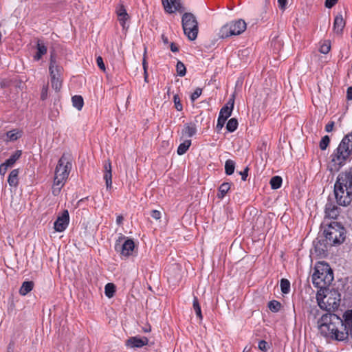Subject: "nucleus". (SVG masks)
I'll return each instance as SVG.
<instances>
[{"instance_id": "1", "label": "nucleus", "mask_w": 352, "mask_h": 352, "mask_svg": "<svg viewBox=\"0 0 352 352\" xmlns=\"http://www.w3.org/2000/svg\"><path fill=\"white\" fill-rule=\"evenodd\" d=\"M320 333L327 338L338 341L348 338L349 333L343 320L333 314H323L317 322Z\"/></svg>"}, {"instance_id": "2", "label": "nucleus", "mask_w": 352, "mask_h": 352, "mask_svg": "<svg viewBox=\"0 0 352 352\" xmlns=\"http://www.w3.org/2000/svg\"><path fill=\"white\" fill-rule=\"evenodd\" d=\"M352 154V132L346 135L338 148L331 155L329 168L331 171H338L346 163Z\"/></svg>"}, {"instance_id": "3", "label": "nucleus", "mask_w": 352, "mask_h": 352, "mask_svg": "<svg viewBox=\"0 0 352 352\" xmlns=\"http://www.w3.org/2000/svg\"><path fill=\"white\" fill-rule=\"evenodd\" d=\"M72 168V159L70 155L64 153L58 162L55 169L52 193L58 195L64 186L71 169Z\"/></svg>"}, {"instance_id": "4", "label": "nucleus", "mask_w": 352, "mask_h": 352, "mask_svg": "<svg viewBox=\"0 0 352 352\" xmlns=\"http://www.w3.org/2000/svg\"><path fill=\"white\" fill-rule=\"evenodd\" d=\"M324 234L329 244L340 245L346 238V230L340 223L332 222L324 229Z\"/></svg>"}, {"instance_id": "5", "label": "nucleus", "mask_w": 352, "mask_h": 352, "mask_svg": "<svg viewBox=\"0 0 352 352\" xmlns=\"http://www.w3.org/2000/svg\"><path fill=\"white\" fill-rule=\"evenodd\" d=\"M344 182L338 177L334 185V195L338 205L346 206L352 201V188L347 186Z\"/></svg>"}, {"instance_id": "6", "label": "nucleus", "mask_w": 352, "mask_h": 352, "mask_svg": "<svg viewBox=\"0 0 352 352\" xmlns=\"http://www.w3.org/2000/svg\"><path fill=\"white\" fill-rule=\"evenodd\" d=\"M316 300L320 309L334 311L340 306V295L336 291H331L327 294L317 293Z\"/></svg>"}, {"instance_id": "7", "label": "nucleus", "mask_w": 352, "mask_h": 352, "mask_svg": "<svg viewBox=\"0 0 352 352\" xmlns=\"http://www.w3.org/2000/svg\"><path fill=\"white\" fill-rule=\"evenodd\" d=\"M182 23L184 34L190 41L195 40L197 37L199 28L195 15L190 12H185L182 18Z\"/></svg>"}, {"instance_id": "8", "label": "nucleus", "mask_w": 352, "mask_h": 352, "mask_svg": "<svg viewBox=\"0 0 352 352\" xmlns=\"http://www.w3.org/2000/svg\"><path fill=\"white\" fill-rule=\"evenodd\" d=\"M247 28V24L243 19H238L230 21L219 30V36L220 38H227L230 36L239 35L242 34Z\"/></svg>"}, {"instance_id": "9", "label": "nucleus", "mask_w": 352, "mask_h": 352, "mask_svg": "<svg viewBox=\"0 0 352 352\" xmlns=\"http://www.w3.org/2000/svg\"><path fill=\"white\" fill-rule=\"evenodd\" d=\"M333 280V272L330 268L326 267L319 270L316 268V271L312 275V283L318 288L325 289Z\"/></svg>"}, {"instance_id": "10", "label": "nucleus", "mask_w": 352, "mask_h": 352, "mask_svg": "<svg viewBox=\"0 0 352 352\" xmlns=\"http://www.w3.org/2000/svg\"><path fill=\"white\" fill-rule=\"evenodd\" d=\"M135 248V243L132 239H125L124 236H121L116 241L115 249L116 251L120 252L121 255L128 257L132 255Z\"/></svg>"}, {"instance_id": "11", "label": "nucleus", "mask_w": 352, "mask_h": 352, "mask_svg": "<svg viewBox=\"0 0 352 352\" xmlns=\"http://www.w3.org/2000/svg\"><path fill=\"white\" fill-rule=\"evenodd\" d=\"M69 212L67 210H64L61 216H59L54 222V226L55 230L57 232L64 231L69 223Z\"/></svg>"}, {"instance_id": "12", "label": "nucleus", "mask_w": 352, "mask_h": 352, "mask_svg": "<svg viewBox=\"0 0 352 352\" xmlns=\"http://www.w3.org/2000/svg\"><path fill=\"white\" fill-rule=\"evenodd\" d=\"M325 217L330 219H336L340 213V208L338 207L331 199H329L324 208Z\"/></svg>"}, {"instance_id": "13", "label": "nucleus", "mask_w": 352, "mask_h": 352, "mask_svg": "<svg viewBox=\"0 0 352 352\" xmlns=\"http://www.w3.org/2000/svg\"><path fill=\"white\" fill-rule=\"evenodd\" d=\"M165 10L168 13H173L176 10L183 12L179 0H162Z\"/></svg>"}, {"instance_id": "14", "label": "nucleus", "mask_w": 352, "mask_h": 352, "mask_svg": "<svg viewBox=\"0 0 352 352\" xmlns=\"http://www.w3.org/2000/svg\"><path fill=\"white\" fill-rule=\"evenodd\" d=\"M234 104V95H232L227 104L221 109L219 116L223 118L224 120H227L231 116Z\"/></svg>"}, {"instance_id": "15", "label": "nucleus", "mask_w": 352, "mask_h": 352, "mask_svg": "<svg viewBox=\"0 0 352 352\" xmlns=\"http://www.w3.org/2000/svg\"><path fill=\"white\" fill-rule=\"evenodd\" d=\"M104 179L106 182L107 188H111L112 186V173L110 160H107L104 164Z\"/></svg>"}, {"instance_id": "16", "label": "nucleus", "mask_w": 352, "mask_h": 352, "mask_svg": "<svg viewBox=\"0 0 352 352\" xmlns=\"http://www.w3.org/2000/svg\"><path fill=\"white\" fill-rule=\"evenodd\" d=\"M148 339L145 337H132L126 340V345L131 348H140L148 344Z\"/></svg>"}, {"instance_id": "17", "label": "nucleus", "mask_w": 352, "mask_h": 352, "mask_svg": "<svg viewBox=\"0 0 352 352\" xmlns=\"http://www.w3.org/2000/svg\"><path fill=\"white\" fill-rule=\"evenodd\" d=\"M62 68L58 66L56 62L54 56L51 54L50 64V72L51 78L56 77H60Z\"/></svg>"}, {"instance_id": "18", "label": "nucleus", "mask_w": 352, "mask_h": 352, "mask_svg": "<svg viewBox=\"0 0 352 352\" xmlns=\"http://www.w3.org/2000/svg\"><path fill=\"white\" fill-rule=\"evenodd\" d=\"M116 13L121 25L123 28H125L126 21L129 19V15L123 5H119L116 8Z\"/></svg>"}, {"instance_id": "19", "label": "nucleus", "mask_w": 352, "mask_h": 352, "mask_svg": "<svg viewBox=\"0 0 352 352\" xmlns=\"http://www.w3.org/2000/svg\"><path fill=\"white\" fill-rule=\"evenodd\" d=\"M345 25V21L343 19V17L341 14H338L335 17L333 22V31L338 34H340L342 32L343 28Z\"/></svg>"}, {"instance_id": "20", "label": "nucleus", "mask_w": 352, "mask_h": 352, "mask_svg": "<svg viewBox=\"0 0 352 352\" xmlns=\"http://www.w3.org/2000/svg\"><path fill=\"white\" fill-rule=\"evenodd\" d=\"M197 133V126L195 123L190 122L184 125V127L182 131L183 135L188 138L192 137Z\"/></svg>"}, {"instance_id": "21", "label": "nucleus", "mask_w": 352, "mask_h": 352, "mask_svg": "<svg viewBox=\"0 0 352 352\" xmlns=\"http://www.w3.org/2000/svg\"><path fill=\"white\" fill-rule=\"evenodd\" d=\"M37 52L34 55V58L36 60H38L41 58L43 55L47 53V47L44 45V43L40 41L37 42Z\"/></svg>"}, {"instance_id": "22", "label": "nucleus", "mask_w": 352, "mask_h": 352, "mask_svg": "<svg viewBox=\"0 0 352 352\" xmlns=\"http://www.w3.org/2000/svg\"><path fill=\"white\" fill-rule=\"evenodd\" d=\"M18 175H19V170L14 169L12 170L8 177V182L10 186L16 187L18 185Z\"/></svg>"}, {"instance_id": "23", "label": "nucleus", "mask_w": 352, "mask_h": 352, "mask_svg": "<svg viewBox=\"0 0 352 352\" xmlns=\"http://www.w3.org/2000/svg\"><path fill=\"white\" fill-rule=\"evenodd\" d=\"M34 283L32 281H25L23 283L19 289V294L22 296H25L27 294L32 291Z\"/></svg>"}, {"instance_id": "24", "label": "nucleus", "mask_w": 352, "mask_h": 352, "mask_svg": "<svg viewBox=\"0 0 352 352\" xmlns=\"http://www.w3.org/2000/svg\"><path fill=\"white\" fill-rule=\"evenodd\" d=\"M338 177L340 179H342L343 180H344V183L345 182H346V184L347 185V186L352 188V170L347 171L344 173L340 174Z\"/></svg>"}, {"instance_id": "25", "label": "nucleus", "mask_w": 352, "mask_h": 352, "mask_svg": "<svg viewBox=\"0 0 352 352\" xmlns=\"http://www.w3.org/2000/svg\"><path fill=\"white\" fill-rule=\"evenodd\" d=\"M230 188V183H223L219 188L218 198L223 199Z\"/></svg>"}, {"instance_id": "26", "label": "nucleus", "mask_w": 352, "mask_h": 352, "mask_svg": "<svg viewBox=\"0 0 352 352\" xmlns=\"http://www.w3.org/2000/svg\"><path fill=\"white\" fill-rule=\"evenodd\" d=\"M191 145V140H185L183 143L180 144L179 146L177 148V154L179 155H182L184 154L190 146Z\"/></svg>"}, {"instance_id": "27", "label": "nucleus", "mask_w": 352, "mask_h": 352, "mask_svg": "<svg viewBox=\"0 0 352 352\" xmlns=\"http://www.w3.org/2000/svg\"><path fill=\"white\" fill-rule=\"evenodd\" d=\"M21 155V151H16L14 154H12L9 159H8L5 162L4 164H6V165L7 166H12L15 162L20 157V156Z\"/></svg>"}, {"instance_id": "28", "label": "nucleus", "mask_w": 352, "mask_h": 352, "mask_svg": "<svg viewBox=\"0 0 352 352\" xmlns=\"http://www.w3.org/2000/svg\"><path fill=\"white\" fill-rule=\"evenodd\" d=\"M116 292V286L113 283H107L104 287L105 295L109 298H112Z\"/></svg>"}, {"instance_id": "29", "label": "nucleus", "mask_w": 352, "mask_h": 352, "mask_svg": "<svg viewBox=\"0 0 352 352\" xmlns=\"http://www.w3.org/2000/svg\"><path fill=\"white\" fill-rule=\"evenodd\" d=\"M235 163L231 160H228L225 164V171L228 175H232L234 171Z\"/></svg>"}, {"instance_id": "30", "label": "nucleus", "mask_w": 352, "mask_h": 352, "mask_svg": "<svg viewBox=\"0 0 352 352\" xmlns=\"http://www.w3.org/2000/svg\"><path fill=\"white\" fill-rule=\"evenodd\" d=\"M72 103L78 110H80L83 107V98L80 96H74L72 97Z\"/></svg>"}, {"instance_id": "31", "label": "nucleus", "mask_w": 352, "mask_h": 352, "mask_svg": "<svg viewBox=\"0 0 352 352\" xmlns=\"http://www.w3.org/2000/svg\"><path fill=\"white\" fill-rule=\"evenodd\" d=\"M282 178L280 176H274L270 179V185L272 189H278L281 186Z\"/></svg>"}, {"instance_id": "32", "label": "nucleus", "mask_w": 352, "mask_h": 352, "mask_svg": "<svg viewBox=\"0 0 352 352\" xmlns=\"http://www.w3.org/2000/svg\"><path fill=\"white\" fill-rule=\"evenodd\" d=\"M192 306H193V309L196 313L197 316L199 318V319L200 320H201L203 317H202V314H201V307L199 305V301H198V299L197 297H194Z\"/></svg>"}, {"instance_id": "33", "label": "nucleus", "mask_w": 352, "mask_h": 352, "mask_svg": "<svg viewBox=\"0 0 352 352\" xmlns=\"http://www.w3.org/2000/svg\"><path fill=\"white\" fill-rule=\"evenodd\" d=\"M51 84L52 87L56 91H60L62 87V80L61 77H56L54 78H51Z\"/></svg>"}, {"instance_id": "34", "label": "nucleus", "mask_w": 352, "mask_h": 352, "mask_svg": "<svg viewBox=\"0 0 352 352\" xmlns=\"http://www.w3.org/2000/svg\"><path fill=\"white\" fill-rule=\"evenodd\" d=\"M237 126H238L237 120L236 118H231L230 120H228V122L227 123L226 129L228 131L233 132L236 129Z\"/></svg>"}, {"instance_id": "35", "label": "nucleus", "mask_w": 352, "mask_h": 352, "mask_svg": "<svg viewBox=\"0 0 352 352\" xmlns=\"http://www.w3.org/2000/svg\"><path fill=\"white\" fill-rule=\"evenodd\" d=\"M21 136L19 131L16 130L10 131L6 133L7 141L16 140Z\"/></svg>"}, {"instance_id": "36", "label": "nucleus", "mask_w": 352, "mask_h": 352, "mask_svg": "<svg viewBox=\"0 0 352 352\" xmlns=\"http://www.w3.org/2000/svg\"><path fill=\"white\" fill-rule=\"evenodd\" d=\"M280 289L283 294L289 293L290 290V283L288 280L283 278L280 280Z\"/></svg>"}, {"instance_id": "37", "label": "nucleus", "mask_w": 352, "mask_h": 352, "mask_svg": "<svg viewBox=\"0 0 352 352\" xmlns=\"http://www.w3.org/2000/svg\"><path fill=\"white\" fill-rule=\"evenodd\" d=\"M176 70H177V74L179 76H184L186 75V67H185L184 64L179 60L177 63Z\"/></svg>"}, {"instance_id": "38", "label": "nucleus", "mask_w": 352, "mask_h": 352, "mask_svg": "<svg viewBox=\"0 0 352 352\" xmlns=\"http://www.w3.org/2000/svg\"><path fill=\"white\" fill-rule=\"evenodd\" d=\"M319 313L320 310L317 308V307L315 306L311 307L308 316L309 320H312L314 322L316 320L317 316L319 315Z\"/></svg>"}, {"instance_id": "39", "label": "nucleus", "mask_w": 352, "mask_h": 352, "mask_svg": "<svg viewBox=\"0 0 352 352\" xmlns=\"http://www.w3.org/2000/svg\"><path fill=\"white\" fill-rule=\"evenodd\" d=\"M269 309L273 312H277L281 307V304L277 300H272L268 303Z\"/></svg>"}, {"instance_id": "40", "label": "nucleus", "mask_w": 352, "mask_h": 352, "mask_svg": "<svg viewBox=\"0 0 352 352\" xmlns=\"http://www.w3.org/2000/svg\"><path fill=\"white\" fill-rule=\"evenodd\" d=\"M330 142V139L328 135L324 136L320 142V148L321 150H325Z\"/></svg>"}, {"instance_id": "41", "label": "nucleus", "mask_w": 352, "mask_h": 352, "mask_svg": "<svg viewBox=\"0 0 352 352\" xmlns=\"http://www.w3.org/2000/svg\"><path fill=\"white\" fill-rule=\"evenodd\" d=\"M331 49L330 43L327 41L320 45V52L322 54H327Z\"/></svg>"}, {"instance_id": "42", "label": "nucleus", "mask_w": 352, "mask_h": 352, "mask_svg": "<svg viewBox=\"0 0 352 352\" xmlns=\"http://www.w3.org/2000/svg\"><path fill=\"white\" fill-rule=\"evenodd\" d=\"M173 100H174V103H175V107L177 109V110L182 111L183 109V107L180 102V98L177 94L174 96Z\"/></svg>"}, {"instance_id": "43", "label": "nucleus", "mask_w": 352, "mask_h": 352, "mask_svg": "<svg viewBox=\"0 0 352 352\" xmlns=\"http://www.w3.org/2000/svg\"><path fill=\"white\" fill-rule=\"evenodd\" d=\"M258 349L262 351H267L270 349L269 344L265 340L258 342Z\"/></svg>"}, {"instance_id": "44", "label": "nucleus", "mask_w": 352, "mask_h": 352, "mask_svg": "<svg viewBox=\"0 0 352 352\" xmlns=\"http://www.w3.org/2000/svg\"><path fill=\"white\" fill-rule=\"evenodd\" d=\"M202 90L200 88H197L191 95V100L193 102L197 100L201 94Z\"/></svg>"}, {"instance_id": "45", "label": "nucleus", "mask_w": 352, "mask_h": 352, "mask_svg": "<svg viewBox=\"0 0 352 352\" xmlns=\"http://www.w3.org/2000/svg\"><path fill=\"white\" fill-rule=\"evenodd\" d=\"M97 65L99 67V68L102 70L103 72L105 71V65L103 62V59L101 56H98L96 59Z\"/></svg>"}, {"instance_id": "46", "label": "nucleus", "mask_w": 352, "mask_h": 352, "mask_svg": "<svg viewBox=\"0 0 352 352\" xmlns=\"http://www.w3.org/2000/svg\"><path fill=\"white\" fill-rule=\"evenodd\" d=\"M151 215L153 219L156 220H159L161 218V212L160 211L157 210H152L151 212Z\"/></svg>"}, {"instance_id": "47", "label": "nucleus", "mask_w": 352, "mask_h": 352, "mask_svg": "<svg viewBox=\"0 0 352 352\" xmlns=\"http://www.w3.org/2000/svg\"><path fill=\"white\" fill-rule=\"evenodd\" d=\"M47 86H43L41 90V98L44 100L47 97Z\"/></svg>"}, {"instance_id": "48", "label": "nucleus", "mask_w": 352, "mask_h": 352, "mask_svg": "<svg viewBox=\"0 0 352 352\" xmlns=\"http://www.w3.org/2000/svg\"><path fill=\"white\" fill-rule=\"evenodd\" d=\"M338 0H326L325 6L328 8H331L334 6Z\"/></svg>"}, {"instance_id": "49", "label": "nucleus", "mask_w": 352, "mask_h": 352, "mask_svg": "<svg viewBox=\"0 0 352 352\" xmlns=\"http://www.w3.org/2000/svg\"><path fill=\"white\" fill-rule=\"evenodd\" d=\"M226 121V120H224L223 118L219 116L218 120H217V128H218L219 129H222Z\"/></svg>"}, {"instance_id": "50", "label": "nucleus", "mask_w": 352, "mask_h": 352, "mask_svg": "<svg viewBox=\"0 0 352 352\" xmlns=\"http://www.w3.org/2000/svg\"><path fill=\"white\" fill-rule=\"evenodd\" d=\"M248 170H249L248 167H246L243 171L240 172V175H241L242 180H243V181L246 180V178L248 177Z\"/></svg>"}, {"instance_id": "51", "label": "nucleus", "mask_w": 352, "mask_h": 352, "mask_svg": "<svg viewBox=\"0 0 352 352\" xmlns=\"http://www.w3.org/2000/svg\"><path fill=\"white\" fill-rule=\"evenodd\" d=\"M9 166H7L6 165V164H2L1 166H0V174L2 175H4L5 173H6L7 171V169Z\"/></svg>"}, {"instance_id": "52", "label": "nucleus", "mask_w": 352, "mask_h": 352, "mask_svg": "<svg viewBox=\"0 0 352 352\" xmlns=\"http://www.w3.org/2000/svg\"><path fill=\"white\" fill-rule=\"evenodd\" d=\"M287 0H278L279 7L282 10H285L287 5Z\"/></svg>"}, {"instance_id": "53", "label": "nucleus", "mask_w": 352, "mask_h": 352, "mask_svg": "<svg viewBox=\"0 0 352 352\" xmlns=\"http://www.w3.org/2000/svg\"><path fill=\"white\" fill-rule=\"evenodd\" d=\"M334 126V122H331L327 124L325 126V130L327 132H331L333 130Z\"/></svg>"}, {"instance_id": "54", "label": "nucleus", "mask_w": 352, "mask_h": 352, "mask_svg": "<svg viewBox=\"0 0 352 352\" xmlns=\"http://www.w3.org/2000/svg\"><path fill=\"white\" fill-rule=\"evenodd\" d=\"M346 98L348 100H352V87L347 89Z\"/></svg>"}, {"instance_id": "55", "label": "nucleus", "mask_w": 352, "mask_h": 352, "mask_svg": "<svg viewBox=\"0 0 352 352\" xmlns=\"http://www.w3.org/2000/svg\"><path fill=\"white\" fill-rule=\"evenodd\" d=\"M170 50L173 52H177L179 51L178 47L174 43H170Z\"/></svg>"}, {"instance_id": "56", "label": "nucleus", "mask_w": 352, "mask_h": 352, "mask_svg": "<svg viewBox=\"0 0 352 352\" xmlns=\"http://www.w3.org/2000/svg\"><path fill=\"white\" fill-rule=\"evenodd\" d=\"M142 65H143L144 72L147 71L148 65H147V63H146V57H145V56H144V58H143Z\"/></svg>"}, {"instance_id": "57", "label": "nucleus", "mask_w": 352, "mask_h": 352, "mask_svg": "<svg viewBox=\"0 0 352 352\" xmlns=\"http://www.w3.org/2000/svg\"><path fill=\"white\" fill-rule=\"evenodd\" d=\"M123 221V217L122 215H118L117 216V218H116V223L118 224H121L122 222Z\"/></svg>"}, {"instance_id": "58", "label": "nucleus", "mask_w": 352, "mask_h": 352, "mask_svg": "<svg viewBox=\"0 0 352 352\" xmlns=\"http://www.w3.org/2000/svg\"><path fill=\"white\" fill-rule=\"evenodd\" d=\"M162 41H163V43L164 44H168V38L166 36H165L164 35L162 36Z\"/></svg>"}, {"instance_id": "59", "label": "nucleus", "mask_w": 352, "mask_h": 352, "mask_svg": "<svg viewBox=\"0 0 352 352\" xmlns=\"http://www.w3.org/2000/svg\"><path fill=\"white\" fill-rule=\"evenodd\" d=\"M144 81L145 82H148V73H147V71L144 72Z\"/></svg>"}, {"instance_id": "60", "label": "nucleus", "mask_w": 352, "mask_h": 352, "mask_svg": "<svg viewBox=\"0 0 352 352\" xmlns=\"http://www.w3.org/2000/svg\"><path fill=\"white\" fill-rule=\"evenodd\" d=\"M243 352H249V350H247V348L245 347L244 349H243Z\"/></svg>"}, {"instance_id": "61", "label": "nucleus", "mask_w": 352, "mask_h": 352, "mask_svg": "<svg viewBox=\"0 0 352 352\" xmlns=\"http://www.w3.org/2000/svg\"><path fill=\"white\" fill-rule=\"evenodd\" d=\"M321 292H322V293H324V291H322L321 289H320V291L318 293H321Z\"/></svg>"}]
</instances>
